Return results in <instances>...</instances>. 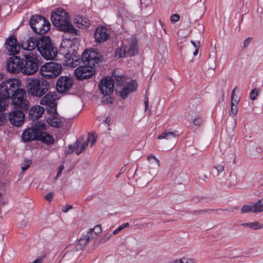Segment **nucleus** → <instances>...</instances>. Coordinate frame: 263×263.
<instances>
[{
    "label": "nucleus",
    "mask_w": 263,
    "mask_h": 263,
    "mask_svg": "<svg viewBox=\"0 0 263 263\" xmlns=\"http://www.w3.org/2000/svg\"><path fill=\"white\" fill-rule=\"evenodd\" d=\"M81 59L84 66L78 67L74 71L76 78L80 80L91 77L95 73V67L100 61L98 52L91 49L85 50Z\"/></svg>",
    "instance_id": "nucleus-1"
},
{
    "label": "nucleus",
    "mask_w": 263,
    "mask_h": 263,
    "mask_svg": "<svg viewBox=\"0 0 263 263\" xmlns=\"http://www.w3.org/2000/svg\"><path fill=\"white\" fill-rule=\"evenodd\" d=\"M51 19L53 25L59 30L64 31L73 36L77 35L78 31L70 23L68 14L62 8L56 9L52 12Z\"/></svg>",
    "instance_id": "nucleus-2"
},
{
    "label": "nucleus",
    "mask_w": 263,
    "mask_h": 263,
    "mask_svg": "<svg viewBox=\"0 0 263 263\" xmlns=\"http://www.w3.org/2000/svg\"><path fill=\"white\" fill-rule=\"evenodd\" d=\"M26 87L28 91L32 96L42 97L48 90L49 83L44 79H28L26 80Z\"/></svg>",
    "instance_id": "nucleus-3"
},
{
    "label": "nucleus",
    "mask_w": 263,
    "mask_h": 263,
    "mask_svg": "<svg viewBox=\"0 0 263 263\" xmlns=\"http://www.w3.org/2000/svg\"><path fill=\"white\" fill-rule=\"evenodd\" d=\"M24 58L22 72L28 76L33 74L38 70L40 64L37 53L30 51L24 54Z\"/></svg>",
    "instance_id": "nucleus-4"
},
{
    "label": "nucleus",
    "mask_w": 263,
    "mask_h": 263,
    "mask_svg": "<svg viewBox=\"0 0 263 263\" xmlns=\"http://www.w3.org/2000/svg\"><path fill=\"white\" fill-rule=\"evenodd\" d=\"M38 51L47 60L54 59L57 54L56 48L52 45L50 38L46 36L39 38Z\"/></svg>",
    "instance_id": "nucleus-5"
},
{
    "label": "nucleus",
    "mask_w": 263,
    "mask_h": 263,
    "mask_svg": "<svg viewBox=\"0 0 263 263\" xmlns=\"http://www.w3.org/2000/svg\"><path fill=\"white\" fill-rule=\"evenodd\" d=\"M99 88L100 92L104 95L102 98V101L107 104H111L112 99L110 96L113 92L114 89L113 79L109 77L102 79L99 84Z\"/></svg>",
    "instance_id": "nucleus-6"
},
{
    "label": "nucleus",
    "mask_w": 263,
    "mask_h": 263,
    "mask_svg": "<svg viewBox=\"0 0 263 263\" xmlns=\"http://www.w3.org/2000/svg\"><path fill=\"white\" fill-rule=\"evenodd\" d=\"M12 105L14 109L27 110L30 106L29 101L27 99L26 92L25 90L18 88L11 96Z\"/></svg>",
    "instance_id": "nucleus-7"
},
{
    "label": "nucleus",
    "mask_w": 263,
    "mask_h": 263,
    "mask_svg": "<svg viewBox=\"0 0 263 263\" xmlns=\"http://www.w3.org/2000/svg\"><path fill=\"white\" fill-rule=\"evenodd\" d=\"M62 71V65L57 62H50L42 65L39 69L40 74L46 79L55 78Z\"/></svg>",
    "instance_id": "nucleus-8"
},
{
    "label": "nucleus",
    "mask_w": 263,
    "mask_h": 263,
    "mask_svg": "<svg viewBox=\"0 0 263 263\" xmlns=\"http://www.w3.org/2000/svg\"><path fill=\"white\" fill-rule=\"evenodd\" d=\"M30 25L33 30L37 34L46 33L50 28V23L45 17L41 15L32 16Z\"/></svg>",
    "instance_id": "nucleus-9"
},
{
    "label": "nucleus",
    "mask_w": 263,
    "mask_h": 263,
    "mask_svg": "<svg viewBox=\"0 0 263 263\" xmlns=\"http://www.w3.org/2000/svg\"><path fill=\"white\" fill-rule=\"evenodd\" d=\"M20 85V81L17 79H10L4 81L0 85V96L10 99V94L16 92Z\"/></svg>",
    "instance_id": "nucleus-10"
},
{
    "label": "nucleus",
    "mask_w": 263,
    "mask_h": 263,
    "mask_svg": "<svg viewBox=\"0 0 263 263\" xmlns=\"http://www.w3.org/2000/svg\"><path fill=\"white\" fill-rule=\"evenodd\" d=\"M138 53V46L135 40H132L128 45L122 46L116 51V56L123 58L126 55H134Z\"/></svg>",
    "instance_id": "nucleus-11"
},
{
    "label": "nucleus",
    "mask_w": 263,
    "mask_h": 263,
    "mask_svg": "<svg viewBox=\"0 0 263 263\" xmlns=\"http://www.w3.org/2000/svg\"><path fill=\"white\" fill-rule=\"evenodd\" d=\"M57 95L55 93L50 92L47 93L40 100V104L43 105H46L48 108L47 111L51 114L57 112Z\"/></svg>",
    "instance_id": "nucleus-12"
},
{
    "label": "nucleus",
    "mask_w": 263,
    "mask_h": 263,
    "mask_svg": "<svg viewBox=\"0 0 263 263\" xmlns=\"http://www.w3.org/2000/svg\"><path fill=\"white\" fill-rule=\"evenodd\" d=\"M242 213H258L263 212V198L256 202H250L244 204L240 209Z\"/></svg>",
    "instance_id": "nucleus-13"
},
{
    "label": "nucleus",
    "mask_w": 263,
    "mask_h": 263,
    "mask_svg": "<svg viewBox=\"0 0 263 263\" xmlns=\"http://www.w3.org/2000/svg\"><path fill=\"white\" fill-rule=\"evenodd\" d=\"M23 60L17 56L10 57L7 63L8 70L14 73H17L22 70Z\"/></svg>",
    "instance_id": "nucleus-14"
},
{
    "label": "nucleus",
    "mask_w": 263,
    "mask_h": 263,
    "mask_svg": "<svg viewBox=\"0 0 263 263\" xmlns=\"http://www.w3.org/2000/svg\"><path fill=\"white\" fill-rule=\"evenodd\" d=\"M179 135L178 131H171L166 129L160 135L157 139L165 140L166 143L170 144V148H172L175 146Z\"/></svg>",
    "instance_id": "nucleus-15"
},
{
    "label": "nucleus",
    "mask_w": 263,
    "mask_h": 263,
    "mask_svg": "<svg viewBox=\"0 0 263 263\" xmlns=\"http://www.w3.org/2000/svg\"><path fill=\"white\" fill-rule=\"evenodd\" d=\"M72 80L68 77H60L57 82V89L60 93L68 91L72 86Z\"/></svg>",
    "instance_id": "nucleus-16"
},
{
    "label": "nucleus",
    "mask_w": 263,
    "mask_h": 263,
    "mask_svg": "<svg viewBox=\"0 0 263 263\" xmlns=\"http://www.w3.org/2000/svg\"><path fill=\"white\" fill-rule=\"evenodd\" d=\"M23 111L17 109L9 112V119L12 124L16 126H20L23 124L25 119Z\"/></svg>",
    "instance_id": "nucleus-17"
},
{
    "label": "nucleus",
    "mask_w": 263,
    "mask_h": 263,
    "mask_svg": "<svg viewBox=\"0 0 263 263\" xmlns=\"http://www.w3.org/2000/svg\"><path fill=\"white\" fill-rule=\"evenodd\" d=\"M5 46L9 54L14 55L18 53L20 46L14 36L11 35L7 39Z\"/></svg>",
    "instance_id": "nucleus-18"
},
{
    "label": "nucleus",
    "mask_w": 263,
    "mask_h": 263,
    "mask_svg": "<svg viewBox=\"0 0 263 263\" xmlns=\"http://www.w3.org/2000/svg\"><path fill=\"white\" fill-rule=\"evenodd\" d=\"M94 36L97 43H102L105 42L109 38L107 28L104 26L97 27L95 30Z\"/></svg>",
    "instance_id": "nucleus-19"
},
{
    "label": "nucleus",
    "mask_w": 263,
    "mask_h": 263,
    "mask_svg": "<svg viewBox=\"0 0 263 263\" xmlns=\"http://www.w3.org/2000/svg\"><path fill=\"white\" fill-rule=\"evenodd\" d=\"M39 132V130L33 127L27 128L23 132L22 139L26 142L37 140Z\"/></svg>",
    "instance_id": "nucleus-20"
},
{
    "label": "nucleus",
    "mask_w": 263,
    "mask_h": 263,
    "mask_svg": "<svg viewBox=\"0 0 263 263\" xmlns=\"http://www.w3.org/2000/svg\"><path fill=\"white\" fill-rule=\"evenodd\" d=\"M137 83L134 80H131L127 83L121 91L119 92V96L122 99H125L130 92L136 90Z\"/></svg>",
    "instance_id": "nucleus-21"
},
{
    "label": "nucleus",
    "mask_w": 263,
    "mask_h": 263,
    "mask_svg": "<svg viewBox=\"0 0 263 263\" xmlns=\"http://www.w3.org/2000/svg\"><path fill=\"white\" fill-rule=\"evenodd\" d=\"M147 160L149 161V172L152 173V176H156L158 172V168L160 165L159 160L154 155H151L147 157Z\"/></svg>",
    "instance_id": "nucleus-22"
},
{
    "label": "nucleus",
    "mask_w": 263,
    "mask_h": 263,
    "mask_svg": "<svg viewBox=\"0 0 263 263\" xmlns=\"http://www.w3.org/2000/svg\"><path fill=\"white\" fill-rule=\"evenodd\" d=\"M39 44V39L31 36L29 37L25 42L23 43L22 46L24 50L31 51L36 47L38 49Z\"/></svg>",
    "instance_id": "nucleus-23"
},
{
    "label": "nucleus",
    "mask_w": 263,
    "mask_h": 263,
    "mask_svg": "<svg viewBox=\"0 0 263 263\" xmlns=\"http://www.w3.org/2000/svg\"><path fill=\"white\" fill-rule=\"evenodd\" d=\"M44 111V107L40 105H35L29 110V118L32 120H36L42 116Z\"/></svg>",
    "instance_id": "nucleus-24"
},
{
    "label": "nucleus",
    "mask_w": 263,
    "mask_h": 263,
    "mask_svg": "<svg viewBox=\"0 0 263 263\" xmlns=\"http://www.w3.org/2000/svg\"><path fill=\"white\" fill-rule=\"evenodd\" d=\"M37 140L47 144H50L54 143V139L52 136L46 132H43L40 130L39 132Z\"/></svg>",
    "instance_id": "nucleus-25"
},
{
    "label": "nucleus",
    "mask_w": 263,
    "mask_h": 263,
    "mask_svg": "<svg viewBox=\"0 0 263 263\" xmlns=\"http://www.w3.org/2000/svg\"><path fill=\"white\" fill-rule=\"evenodd\" d=\"M87 146V142L83 141L82 139H79L74 146V148L76 149V154L79 155L81 153H83Z\"/></svg>",
    "instance_id": "nucleus-26"
},
{
    "label": "nucleus",
    "mask_w": 263,
    "mask_h": 263,
    "mask_svg": "<svg viewBox=\"0 0 263 263\" xmlns=\"http://www.w3.org/2000/svg\"><path fill=\"white\" fill-rule=\"evenodd\" d=\"M74 23L77 24L78 27L82 29L86 28L89 25V20L85 16H77L74 20Z\"/></svg>",
    "instance_id": "nucleus-27"
},
{
    "label": "nucleus",
    "mask_w": 263,
    "mask_h": 263,
    "mask_svg": "<svg viewBox=\"0 0 263 263\" xmlns=\"http://www.w3.org/2000/svg\"><path fill=\"white\" fill-rule=\"evenodd\" d=\"M195 5V9L197 13L203 14L205 10V0H192Z\"/></svg>",
    "instance_id": "nucleus-28"
},
{
    "label": "nucleus",
    "mask_w": 263,
    "mask_h": 263,
    "mask_svg": "<svg viewBox=\"0 0 263 263\" xmlns=\"http://www.w3.org/2000/svg\"><path fill=\"white\" fill-rule=\"evenodd\" d=\"M46 121L49 125L54 127H59L61 124L60 119L55 116V113L48 117Z\"/></svg>",
    "instance_id": "nucleus-29"
},
{
    "label": "nucleus",
    "mask_w": 263,
    "mask_h": 263,
    "mask_svg": "<svg viewBox=\"0 0 263 263\" xmlns=\"http://www.w3.org/2000/svg\"><path fill=\"white\" fill-rule=\"evenodd\" d=\"M92 239L91 238V237L87 233L86 235L83 236L79 239L77 244V247L79 249L83 248Z\"/></svg>",
    "instance_id": "nucleus-30"
},
{
    "label": "nucleus",
    "mask_w": 263,
    "mask_h": 263,
    "mask_svg": "<svg viewBox=\"0 0 263 263\" xmlns=\"http://www.w3.org/2000/svg\"><path fill=\"white\" fill-rule=\"evenodd\" d=\"M102 232L100 225L96 226L93 229H90L87 233L91 237L92 239L97 238Z\"/></svg>",
    "instance_id": "nucleus-31"
},
{
    "label": "nucleus",
    "mask_w": 263,
    "mask_h": 263,
    "mask_svg": "<svg viewBox=\"0 0 263 263\" xmlns=\"http://www.w3.org/2000/svg\"><path fill=\"white\" fill-rule=\"evenodd\" d=\"M236 89V87H235L233 90L232 94V96H231V114L234 116L237 114V111H238L237 105V100H235L234 96V92H235V90Z\"/></svg>",
    "instance_id": "nucleus-32"
},
{
    "label": "nucleus",
    "mask_w": 263,
    "mask_h": 263,
    "mask_svg": "<svg viewBox=\"0 0 263 263\" xmlns=\"http://www.w3.org/2000/svg\"><path fill=\"white\" fill-rule=\"evenodd\" d=\"M10 99H6L5 96H0V112L5 111L9 103Z\"/></svg>",
    "instance_id": "nucleus-33"
},
{
    "label": "nucleus",
    "mask_w": 263,
    "mask_h": 263,
    "mask_svg": "<svg viewBox=\"0 0 263 263\" xmlns=\"http://www.w3.org/2000/svg\"><path fill=\"white\" fill-rule=\"evenodd\" d=\"M67 66L75 67L79 64V59L77 57H70L65 62Z\"/></svg>",
    "instance_id": "nucleus-34"
},
{
    "label": "nucleus",
    "mask_w": 263,
    "mask_h": 263,
    "mask_svg": "<svg viewBox=\"0 0 263 263\" xmlns=\"http://www.w3.org/2000/svg\"><path fill=\"white\" fill-rule=\"evenodd\" d=\"M172 263H196V261L195 259L184 256L180 259L173 260Z\"/></svg>",
    "instance_id": "nucleus-35"
},
{
    "label": "nucleus",
    "mask_w": 263,
    "mask_h": 263,
    "mask_svg": "<svg viewBox=\"0 0 263 263\" xmlns=\"http://www.w3.org/2000/svg\"><path fill=\"white\" fill-rule=\"evenodd\" d=\"M113 82H115L119 85H122L126 81V79L124 77L122 76L116 75L115 73L113 74Z\"/></svg>",
    "instance_id": "nucleus-36"
},
{
    "label": "nucleus",
    "mask_w": 263,
    "mask_h": 263,
    "mask_svg": "<svg viewBox=\"0 0 263 263\" xmlns=\"http://www.w3.org/2000/svg\"><path fill=\"white\" fill-rule=\"evenodd\" d=\"M251 228L254 230L263 229V224L260 223L258 221H254L252 222Z\"/></svg>",
    "instance_id": "nucleus-37"
},
{
    "label": "nucleus",
    "mask_w": 263,
    "mask_h": 263,
    "mask_svg": "<svg viewBox=\"0 0 263 263\" xmlns=\"http://www.w3.org/2000/svg\"><path fill=\"white\" fill-rule=\"evenodd\" d=\"M203 123V120L201 116L198 115L197 117H196L193 121V123L194 125L196 126H200Z\"/></svg>",
    "instance_id": "nucleus-38"
},
{
    "label": "nucleus",
    "mask_w": 263,
    "mask_h": 263,
    "mask_svg": "<svg viewBox=\"0 0 263 263\" xmlns=\"http://www.w3.org/2000/svg\"><path fill=\"white\" fill-rule=\"evenodd\" d=\"M36 127H34L40 131H42L46 129V125L45 123H42L41 122H37L36 123Z\"/></svg>",
    "instance_id": "nucleus-39"
},
{
    "label": "nucleus",
    "mask_w": 263,
    "mask_h": 263,
    "mask_svg": "<svg viewBox=\"0 0 263 263\" xmlns=\"http://www.w3.org/2000/svg\"><path fill=\"white\" fill-rule=\"evenodd\" d=\"M128 226H129L128 223H125L122 224L121 226H120L119 227H118L117 229H116L115 231H114V232H112V234L113 235L117 234L122 230H123L125 228L128 227Z\"/></svg>",
    "instance_id": "nucleus-40"
},
{
    "label": "nucleus",
    "mask_w": 263,
    "mask_h": 263,
    "mask_svg": "<svg viewBox=\"0 0 263 263\" xmlns=\"http://www.w3.org/2000/svg\"><path fill=\"white\" fill-rule=\"evenodd\" d=\"M86 142H87V144L89 142L91 143V146H92L96 142V138L93 135H89Z\"/></svg>",
    "instance_id": "nucleus-41"
},
{
    "label": "nucleus",
    "mask_w": 263,
    "mask_h": 263,
    "mask_svg": "<svg viewBox=\"0 0 263 263\" xmlns=\"http://www.w3.org/2000/svg\"><path fill=\"white\" fill-rule=\"evenodd\" d=\"M257 95H258V92H257V91L256 90V89L255 88L253 89L250 92V99L252 100H255L256 99Z\"/></svg>",
    "instance_id": "nucleus-42"
},
{
    "label": "nucleus",
    "mask_w": 263,
    "mask_h": 263,
    "mask_svg": "<svg viewBox=\"0 0 263 263\" xmlns=\"http://www.w3.org/2000/svg\"><path fill=\"white\" fill-rule=\"evenodd\" d=\"M141 3L143 7H147L152 5V0H141Z\"/></svg>",
    "instance_id": "nucleus-43"
},
{
    "label": "nucleus",
    "mask_w": 263,
    "mask_h": 263,
    "mask_svg": "<svg viewBox=\"0 0 263 263\" xmlns=\"http://www.w3.org/2000/svg\"><path fill=\"white\" fill-rule=\"evenodd\" d=\"M31 164V161L27 160L25 161V163L22 166V171L27 170Z\"/></svg>",
    "instance_id": "nucleus-44"
},
{
    "label": "nucleus",
    "mask_w": 263,
    "mask_h": 263,
    "mask_svg": "<svg viewBox=\"0 0 263 263\" xmlns=\"http://www.w3.org/2000/svg\"><path fill=\"white\" fill-rule=\"evenodd\" d=\"M214 168L217 170V175H218L219 173L222 172L224 170V166L221 164H218L216 166H214Z\"/></svg>",
    "instance_id": "nucleus-45"
},
{
    "label": "nucleus",
    "mask_w": 263,
    "mask_h": 263,
    "mask_svg": "<svg viewBox=\"0 0 263 263\" xmlns=\"http://www.w3.org/2000/svg\"><path fill=\"white\" fill-rule=\"evenodd\" d=\"M180 16L178 14H173L171 17V21L172 23H176L179 20Z\"/></svg>",
    "instance_id": "nucleus-46"
},
{
    "label": "nucleus",
    "mask_w": 263,
    "mask_h": 263,
    "mask_svg": "<svg viewBox=\"0 0 263 263\" xmlns=\"http://www.w3.org/2000/svg\"><path fill=\"white\" fill-rule=\"evenodd\" d=\"M53 196V193L50 192V193L46 194L45 198L47 201L50 202L52 200Z\"/></svg>",
    "instance_id": "nucleus-47"
},
{
    "label": "nucleus",
    "mask_w": 263,
    "mask_h": 263,
    "mask_svg": "<svg viewBox=\"0 0 263 263\" xmlns=\"http://www.w3.org/2000/svg\"><path fill=\"white\" fill-rule=\"evenodd\" d=\"M6 121V117L3 114H0V126L3 125Z\"/></svg>",
    "instance_id": "nucleus-48"
},
{
    "label": "nucleus",
    "mask_w": 263,
    "mask_h": 263,
    "mask_svg": "<svg viewBox=\"0 0 263 263\" xmlns=\"http://www.w3.org/2000/svg\"><path fill=\"white\" fill-rule=\"evenodd\" d=\"M72 208V205H66L62 207V210L64 213L67 212L69 210Z\"/></svg>",
    "instance_id": "nucleus-49"
},
{
    "label": "nucleus",
    "mask_w": 263,
    "mask_h": 263,
    "mask_svg": "<svg viewBox=\"0 0 263 263\" xmlns=\"http://www.w3.org/2000/svg\"><path fill=\"white\" fill-rule=\"evenodd\" d=\"M155 176H152V173L148 172V173L145 175L146 180L149 181H151Z\"/></svg>",
    "instance_id": "nucleus-50"
},
{
    "label": "nucleus",
    "mask_w": 263,
    "mask_h": 263,
    "mask_svg": "<svg viewBox=\"0 0 263 263\" xmlns=\"http://www.w3.org/2000/svg\"><path fill=\"white\" fill-rule=\"evenodd\" d=\"M64 170V166L63 165H60L58 168V172L57 173V175L55 177V178H57L59 177V176L61 175L62 172Z\"/></svg>",
    "instance_id": "nucleus-51"
},
{
    "label": "nucleus",
    "mask_w": 263,
    "mask_h": 263,
    "mask_svg": "<svg viewBox=\"0 0 263 263\" xmlns=\"http://www.w3.org/2000/svg\"><path fill=\"white\" fill-rule=\"evenodd\" d=\"M252 40V38L251 37H248L247 39H246L245 41H244V43H243V46L244 47H246L248 46L249 44L250 43V41Z\"/></svg>",
    "instance_id": "nucleus-52"
},
{
    "label": "nucleus",
    "mask_w": 263,
    "mask_h": 263,
    "mask_svg": "<svg viewBox=\"0 0 263 263\" xmlns=\"http://www.w3.org/2000/svg\"><path fill=\"white\" fill-rule=\"evenodd\" d=\"M191 43L193 44V45L195 47V48H199V42H198L196 43L195 42H194L193 41H191Z\"/></svg>",
    "instance_id": "nucleus-53"
},
{
    "label": "nucleus",
    "mask_w": 263,
    "mask_h": 263,
    "mask_svg": "<svg viewBox=\"0 0 263 263\" xmlns=\"http://www.w3.org/2000/svg\"><path fill=\"white\" fill-rule=\"evenodd\" d=\"M43 261L42 258H39L32 261L31 263H42Z\"/></svg>",
    "instance_id": "nucleus-54"
},
{
    "label": "nucleus",
    "mask_w": 263,
    "mask_h": 263,
    "mask_svg": "<svg viewBox=\"0 0 263 263\" xmlns=\"http://www.w3.org/2000/svg\"><path fill=\"white\" fill-rule=\"evenodd\" d=\"M242 225L243 227H249L251 228V225H252V222L244 223H242Z\"/></svg>",
    "instance_id": "nucleus-55"
},
{
    "label": "nucleus",
    "mask_w": 263,
    "mask_h": 263,
    "mask_svg": "<svg viewBox=\"0 0 263 263\" xmlns=\"http://www.w3.org/2000/svg\"><path fill=\"white\" fill-rule=\"evenodd\" d=\"M144 104H145V109H146L148 107V104L147 99H146L144 101Z\"/></svg>",
    "instance_id": "nucleus-56"
},
{
    "label": "nucleus",
    "mask_w": 263,
    "mask_h": 263,
    "mask_svg": "<svg viewBox=\"0 0 263 263\" xmlns=\"http://www.w3.org/2000/svg\"><path fill=\"white\" fill-rule=\"evenodd\" d=\"M199 48H196L195 51L194 52L193 54L196 55L198 54Z\"/></svg>",
    "instance_id": "nucleus-57"
},
{
    "label": "nucleus",
    "mask_w": 263,
    "mask_h": 263,
    "mask_svg": "<svg viewBox=\"0 0 263 263\" xmlns=\"http://www.w3.org/2000/svg\"><path fill=\"white\" fill-rule=\"evenodd\" d=\"M4 74L0 73V80H2L4 78Z\"/></svg>",
    "instance_id": "nucleus-58"
},
{
    "label": "nucleus",
    "mask_w": 263,
    "mask_h": 263,
    "mask_svg": "<svg viewBox=\"0 0 263 263\" xmlns=\"http://www.w3.org/2000/svg\"><path fill=\"white\" fill-rule=\"evenodd\" d=\"M238 210V208H237V207H234V208H233L232 209V210H231V211H232V212H234V211H235V210Z\"/></svg>",
    "instance_id": "nucleus-59"
},
{
    "label": "nucleus",
    "mask_w": 263,
    "mask_h": 263,
    "mask_svg": "<svg viewBox=\"0 0 263 263\" xmlns=\"http://www.w3.org/2000/svg\"><path fill=\"white\" fill-rule=\"evenodd\" d=\"M213 211V210H209L208 211Z\"/></svg>",
    "instance_id": "nucleus-60"
}]
</instances>
